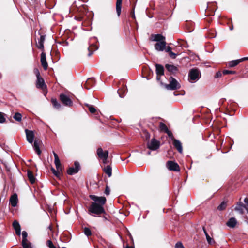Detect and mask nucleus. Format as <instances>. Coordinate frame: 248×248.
<instances>
[{
  "instance_id": "12",
  "label": "nucleus",
  "mask_w": 248,
  "mask_h": 248,
  "mask_svg": "<svg viewBox=\"0 0 248 248\" xmlns=\"http://www.w3.org/2000/svg\"><path fill=\"white\" fill-rule=\"evenodd\" d=\"M244 60H248V57H244V58H243L242 59H237V60H233V61H230L228 63V66L230 67H234V66H236L239 63H240L241 62H242V61H243Z\"/></svg>"
},
{
  "instance_id": "39",
  "label": "nucleus",
  "mask_w": 248,
  "mask_h": 248,
  "mask_svg": "<svg viewBox=\"0 0 248 248\" xmlns=\"http://www.w3.org/2000/svg\"><path fill=\"white\" fill-rule=\"evenodd\" d=\"M236 73V72L234 71H230L228 70H224L222 72V74L224 75H227V74H234Z\"/></svg>"
},
{
  "instance_id": "55",
  "label": "nucleus",
  "mask_w": 248,
  "mask_h": 248,
  "mask_svg": "<svg viewBox=\"0 0 248 248\" xmlns=\"http://www.w3.org/2000/svg\"><path fill=\"white\" fill-rule=\"evenodd\" d=\"M94 47H95L94 50H97L98 49V47L97 46H94Z\"/></svg>"
},
{
  "instance_id": "46",
  "label": "nucleus",
  "mask_w": 248,
  "mask_h": 248,
  "mask_svg": "<svg viewBox=\"0 0 248 248\" xmlns=\"http://www.w3.org/2000/svg\"><path fill=\"white\" fill-rule=\"evenodd\" d=\"M104 192H105V194H106L107 195H108L109 194V193H110V189H109V187L108 186H106Z\"/></svg>"
},
{
  "instance_id": "15",
  "label": "nucleus",
  "mask_w": 248,
  "mask_h": 248,
  "mask_svg": "<svg viewBox=\"0 0 248 248\" xmlns=\"http://www.w3.org/2000/svg\"><path fill=\"white\" fill-rule=\"evenodd\" d=\"M172 48L170 46H166L165 51L169 53L170 57L172 59H175L179 54L178 52H173L172 51Z\"/></svg>"
},
{
  "instance_id": "30",
  "label": "nucleus",
  "mask_w": 248,
  "mask_h": 248,
  "mask_svg": "<svg viewBox=\"0 0 248 248\" xmlns=\"http://www.w3.org/2000/svg\"><path fill=\"white\" fill-rule=\"evenodd\" d=\"M51 103L53 107L56 108H60L61 107V104L58 102L56 99L52 98L51 99Z\"/></svg>"
},
{
  "instance_id": "6",
  "label": "nucleus",
  "mask_w": 248,
  "mask_h": 248,
  "mask_svg": "<svg viewBox=\"0 0 248 248\" xmlns=\"http://www.w3.org/2000/svg\"><path fill=\"white\" fill-rule=\"evenodd\" d=\"M148 148L151 150H156L160 147V142L155 139H152L147 144Z\"/></svg>"
},
{
  "instance_id": "31",
  "label": "nucleus",
  "mask_w": 248,
  "mask_h": 248,
  "mask_svg": "<svg viewBox=\"0 0 248 248\" xmlns=\"http://www.w3.org/2000/svg\"><path fill=\"white\" fill-rule=\"evenodd\" d=\"M127 89L125 87H124L122 89H119L118 91V93H119V96L121 98H123L124 97V94L126 93Z\"/></svg>"
},
{
  "instance_id": "23",
  "label": "nucleus",
  "mask_w": 248,
  "mask_h": 248,
  "mask_svg": "<svg viewBox=\"0 0 248 248\" xmlns=\"http://www.w3.org/2000/svg\"><path fill=\"white\" fill-rule=\"evenodd\" d=\"M237 223V220L234 217H232L227 221L226 225L231 228H234Z\"/></svg>"
},
{
  "instance_id": "44",
  "label": "nucleus",
  "mask_w": 248,
  "mask_h": 248,
  "mask_svg": "<svg viewBox=\"0 0 248 248\" xmlns=\"http://www.w3.org/2000/svg\"><path fill=\"white\" fill-rule=\"evenodd\" d=\"M175 248H185L181 242H178L176 244Z\"/></svg>"
},
{
  "instance_id": "48",
  "label": "nucleus",
  "mask_w": 248,
  "mask_h": 248,
  "mask_svg": "<svg viewBox=\"0 0 248 248\" xmlns=\"http://www.w3.org/2000/svg\"><path fill=\"white\" fill-rule=\"evenodd\" d=\"M34 72H35V73L36 74V76L37 78H38V77H40V72H39V70L37 69H36L34 70Z\"/></svg>"
},
{
  "instance_id": "14",
  "label": "nucleus",
  "mask_w": 248,
  "mask_h": 248,
  "mask_svg": "<svg viewBox=\"0 0 248 248\" xmlns=\"http://www.w3.org/2000/svg\"><path fill=\"white\" fill-rule=\"evenodd\" d=\"M41 62L44 70H46L48 67L47 62L46 60V54L42 52L41 54Z\"/></svg>"
},
{
  "instance_id": "11",
  "label": "nucleus",
  "mask_w": 248,
  "mask_h": 248,
  "mask_svg": "<svg viewBox=\"0 0 248 248\" xmlns=\"http://www.w3.org/2000/svg\"><path fill=\"white\" fill-rule=\"evenodd\" d=\"M150 40L152 41L157 42H161L165 40V37L160 34H152Z\"/></svg>"
},
{
  "instance_id": "38",
  "label": "nucleus",
  "mask_w": 248,
  "mask_h": 248,
  "mask_svg": "<svg viewBox=\"0 0 248 248\" xmlns=\"http://www.w3.org/2000/svg\"><path fill=\"white\" fill-rule=\"evenodd\" d=\"M84 233L88 237L92 235V232L91 230L87 227H85L84 228Z\"/></svg>"
},
{
  "instance_id": "40",
  "label": "nucleus",
  "mask_w": 248,
  "mask_h": 248,
  "mask_svg": "<svg viewBox=\"0 0 248 248\" xmlns=\"http://www.w3.org/2000/svg\"><path fill=\"white\" fill-rule=\"evenodd\" d=\"M6 119L4 116V114L0 112V123H3L5 122Z\"/></svg>"
},
{
  "instance_id": "54",
  "label": "nucleus",
  "mask_w": 248,
  "mask_h": 248,
  "mask_svg": "<svg viewBox=\"0 0 248 248\" xmlns=\"http://www.w3.org/2000/svg\"><path fill=\"white\" fill-rule=\"evenodd\" d=\"M132 16L133 18H135V15H134V12H133V14L132 15Z\"/></svg>"
},
{
  "instance_id": "27",
  "label": "nucleus",
  "mask_w": 248,
  "mask_h": 248,
  "mask_svg": "<svg viewBox=\"0 0 248 248\" xmlns=\"http://www.w3.org/2000/svg\"><path fill=\"white\" fill-rule=\"evenodd\" d=\"M27 176H28V178L31 184H33L35 183L36 179L34 177V176H33V174L31 171L29 170H28Z\"/></svg>"
},
{
  "instance_id": "32",
  "label": "nucleus",
  "mask_w": 248,
  "mask_h": 248,
  "mask_svg": "<svg viewBox=\"0 0 248 248\" xmlns=\"http://www.w3.org/2000/svg\"><path fill=\"white\" fill-rule=\"evenodd\" d=\"M85 106L88 108L89 110L91 113H94L96 112V109L93 106L88 104H85Z\"/></svg>"
},
{
  "instance_id": "56",
  "label": "nucleus",
  "mask_w": 248,
  "mask_h": 248,
  "mask_svg": "<svg viewBox=\"0 0 248 248\" xmlns=\"http://www.w3.org/2000/svg\"><path fill=\"white\" fill-rule=\"evenodd\" d=\"M173 50H174V51L176 52V49H174Z\"/></svg>"
},
{
  "instance_id": "5",
  "label": "nucleus",
  "mask_w": 248,
  "mask_h": 248,
  "mask_svg": "<svg viewBox=\"0 0 248 248\" xmlns=\"http://www.w3.org/2000/svg\"><path fill=\"white\" fill-rule=\"evenodd\" d=\"M97 154L98 157L103 160L104 163H107V160L108 155V152L107 150L103 151L101 148H99L97 150Z\"/></svg>"
},
{
  "instance_id": "42",
  "label": "nucleus",
  "mask_w": 248,
  "mask_h": 248,
  "mask_svg": "<svg viewBox=\"0 0 248 248\" xmlns=\"http://www.w3.org/2000/svg\"><path fill=\"white\" fill-rule=\"evenodd\" d=\"M165 133H166L169 137L172 140H173L174 139H175L174 137H173V135L172 134V133H171V131H169V129L168 130V131H166V132H165Z\"/></svg>"
},
{
  "instance_id": "7",
  "label": "nucleus",
  "mask_w": 248,
  "mask_h": 248,
  "mask_svg": "<svg viewBox=\"0 0 248 248\" xmlns=\"http://www.w3.org/2000/svg\"><path fill=\"white\" fill-rule=\"evenodd\" d=\"M167 167L168 169L170 170H173L175 171H180V167L177 163L173 162L172 161H168L167 162Z\"/></svg>"
},
{
  "instance_id": "13",
  "label": "nucleus",
  "mask_w": 248,
  "mask_h": 248,
  "mask_svg": "<svg viewBox=\"0 0 248 248\" xmlns=\"http://www.w3.org/2000/svg\"><path fill=\"white\" fill-rule=\"evenodd\" d=\"M36 86L37 88L42 89H44L46 87V85L45 84L44 80L41 77L37 78Z\"/></svg>"
},
{
  "instance_id": "10",
  "label": "nucleus",
  "mask_w": 248,
  "mask_h": 248,
  "mask_svg": "<svg viewBox=\"0 0 248 248\" xmlns=\"http://www.w3.org/2000/svg\"><path fill=\"white\" fill-rule=\"evenodd\" d=\"M25 131L27 141L30 143L32 144L34 139V134L33 131L28 129H25Z\"/></svg>"
},
{
  "instance_id": "22",
  "label": "nucleus",
  "mask_w": 248,
  "mask_h": 248,
  "mask_svg": "<svg viewBox=\"0 0 248 248\" xmlns=\"http://www.w3.org/2000/svg\"><path fill=\"white\" fill-rule=\"evenodd\" d=\"M156 73L158 76H162L164 75V69L162 65L160 64H156Z\"/></svg>"
},
{
  "instance_id": "52",
  "label": "nucleus",
  "mask_w": 248,
  "mask_h": 248,
  "mask_svg": "<svg viewBox=\"0 0 248 248\" xmlns=\"http://www.w3.org/2000/svg\"><path fill=\"white\" fill-rule=\"evenodd\" d=\"M147 154L148 155H150L151 154V151H148L147 153Z\"/></svg>"
},
{
  "instance_id": "43",
  "label": "nucleus",
  "mask_w": 248,
  "mask_h": 248,
  "mask_svg": "<svg viewBox=\"0 0 248 248\" xmlns=\"http://www.w3.org/2000/svg\"><path fill=\"white\" fill-rule=\"evenodd\" d=\"M47 245L49 248H56L53 244L51 240H48L47 241Z\"/></svg>"
},
{
  "instance_id": "17",
  "label": "nucleus",
  "mask_w": 248,
  "mask_h": 248,
  "mask_svg": "<svg viewBox=\"0 0 248 248\" xmlns=\"http://www.w3.org/2000/svg\"><path fill=\"white\" fill-rule=\"evenodd\" d=\"M18 201L17 195L16 193L13 194L10 198V202L12 207H16L17 205Z\"/></svg>"
},
{
  "instance_id": "21",
  "label": "nucleus",
  "mask_w": 248,
  "mask_h": 248,
  "mask_svg": "<svg viewBox=\"0 0 248 248\" xmlns=\"http://www.w3.org/2000/svg\"><path fill=\"white\" fill-rule=\"evenodd\" d=\"M45 40V36L41 35L40 37V39L38 40L37 43V47L38 48L44 50V43Z\"/></svg>"
},
{
  "instance_id": "53",
  "label": "nucleus",
  "mask_w": 248,
  "mask_h": 248,
  "mask_svg": "<svg viewBox=\"0 0 248 248\" xmlns=\"http://www.w3.org/2000/svg\"><path fill=\"white\" fill-rule=\"evenodd\" d=\"M230 30H233V26H232L231 27H230Z\"/></svg>"
},
{
  "instance_id": "28",
  "label": "nucleus",
  "mask_w": 248,
  "mask_h": 248,
  "mask_svg": "<svg viewBox=\"0 0 248 248\" xmlns=\"http://www.w3.org/2000/svg\"><path fill=\"white\" fill-rule=\"evenodd\" d=\"M104 171L110 177L112 175V168L109 165H108L103 169Z\"/></svg>"
},
{
  "instance_id": "37",
  "label": "nucleus",
  "mask_w": 248,
  "mask_h": 248,
  "mask_svg": "<svg viewBox=\"0 0 248 248\" xmlns=\"http://www.w3.org/2000/svg\"><path fill=\"white\" fill-rule=\"evenodd\" d=\"M51 170L52 171L53 173L57 177H59L60 175L61 172L62 171L61 168L59 169V170L57 169V170H55L54 168H52Z\"/></svg>"
},
{
  "instance_id": "35",
  "label": "nucleus",
  "mask_w": 248,
  "mask_h": 248,
  "mask_svg": "<svg viewBox=\"0 0 248 248\" xmlns=\"http://www.w3.org/2000/svg\"><path fill=\"white\" fill-rule=\"evenodd\" d=\"M22 245L23 248H31V244L29 242H28V240L25 241L22 240Z\"/></svg>"
},
{
  "instance_id": "50",
  "label": "nucleus",
  "mask_w": 248,
  "mask_h": 248,
  "mask_svg": "<svg viewBox=\"0 0 248 248\" xmlns=\"http://www.w3.org/2000/svg\"><path fill=\"white\" fill-rule=\"evenodd\" d=\"M125 248H133V247H132V246H128V245H127V246H126L125 247Z\"/></svg>"
},
{
  "instance_id": "4",
  "label": "nucleus",
  "mask_w": 248,
  "mask_h": 248,
  "mask_svg": "<svg viewBox=\"0 0 248 248\" xmlns=\"http://www.w3.org/2000/svg\"><path fill=\"white\" fill-rule=\"evenodd\" d=\"M60 99L64 106L68 107H72L73 106V103L72 100L68 95L64 93H61L60 95Z\"/></svg>"
},
{
  "instance_id": "2",
  "label": "nucleus",
  "mask_w": 248,
  "mask_h": 248,
  "mask_svg": "<svg viewBox=\"0 0 248 248\" xmlns=\"http://www.w3.org/2000/svg\"><path fill=\"white\" fill-rule=\"evenodd\" d=\"M169 84H165L166 89L170 90H175L180 88L181 86L177 80L172 77L169 78Z\"/></svg>"
},
{
  "instance_id": "51",
  "label": "nucleus",
  "mask_w": 248,
  "mask_h": 248,
  "mask_svg": "<svg viewBox=\"0 0 248 248\" xmlns=\"http://www.w3.org/2000/svg\"><path fill=\"white\" fill-rule=\"evenodd\" d=\"M160 76L157 75V78H156L157 80H160Z\"/></svg>"
},
{
  "instance_id": "25",
  "label": "nucleus",
  "mask_w": 248,
  "mask_h": 248,
  "mask_svg": "<svg viewBox=\"0 0 248 248\" xmlns=\"http://www.w3.org/2000/svg\"><path fill=\"white\" fill-rule=\"evenodd\" d=\"M122 0H117L116 4V9L118 16H119L121 12V5Z\"/></svg>"
},
{
  "instance_id": "16",
  "label": "nucleus",
  "mask_w": 248,
  "mask_h": 248,
  "mask_svg": "<svg viewBox=\"0 0 248 248\" xmlns=\"http://www.w3.org/2000/svg\"><path fill=\"white\" fill-rule=\"evenodd\" d=\"M173 141V144L174 146L175 147V148L177 150V151L180 153H182L183 148H182V145L181 142L179 140H176V139H174Z\"/></svg>"
},
{
  "instance_id": "26",
  "label": "nucleus",
  "mask_w": 248,
  "mask_h": 248,
  "mask_svg": "<svg viewBox=\"0 0 248 248\" xmlns=\"http://www.w3.org/2000/svg\"><path fill=\"white\" fill-rule=\"evenodd\" d=\"M165 67L167 70L171 73H175L177 70V68L173 65L166 64Z\"/></svg>"
},
{
  "instance_id": "36",
  "label": "nucleus",
  "mask_w": 248,
  "mask_h": 248,
  "mask_svg": "<svg viewBox=\"0 0 248 248\" xmlns=\"http://www.w3.org/2000/svg\"><path fill=\"white\" fill-rule=\"evenodd\" d=\"M159 127H160L161 130L163 131L164 132H166V131H168V128L167 127V126L166 125V124L162 122H160L159 123Z\"/></svg>"
},
{
  "instance_id": "49",
  "label": "nucleus",
  "mask_w": 248,
  "mask_h": 248,
  "mask_svg": "<svg viewBox=\"0 0 248 248\" xmlns=\"http://www.w3.org/2000/svg\"><path fill=\"white\" fill-rule=\"evenodd\" d=\"M91 48H91V46H90V47H89L88 48V50H89V54H88V56H90L92 54L93 52V51H91Z\"/></svg>"
},
{
  "instance_id": "3",
  "label": "nucleus",
  "mask_w": 248,
  "mask_h": 248,
  "mask_svg": "<svg viewBox=\"0 0 248 248\" xmlns=\"http://www.w3.org/2000/svg\"><path fill=\"white\" fill-rule=\"evenodd\" d=\"M201 77L200 71L197 69H192L190 70L188 74L189 80L190 81H197Z\"/></svg>"
},
{
  "instance_id": "47",
  "label": "nucleus",
  "mask_w": 248,
  "mask_h": 248,
  "mask_svg": "<svg viewBox=\"0 0 248 248\" xmlns=\"http://www.w3.org/2000/svg\"><path fill=\"white\" fill-rule=\"evenodd\" d=\"M221 76H222V73L220 71H218L216 73V75L215 76V78H218L221 77Z\"/></svg>"
},
{
  "instance_id": "20",
  "label": "nucleus",
  "mask_w": 248,
  "mask_h": 248,
  "mask_svg": "<svg viewBox=\"0 0 248 248\" xmlns=\"http://www.w3.org/2000/svg\"><path fill=\"white\" fill-rule=\"evenodd\" d=\"M40 141L37 140H35L33 144V147L35 151L40 155L41 154V151L39 148Z\"/></svg>"
},
{
  "instance_id": "9",
  "label": "nucleus",
  "mask_w": 248,
  "mask_h": 248,
  "mask_svg": "<svg viewBox=\"0 0 248 248\" xmlns=\"http://www.w3.org/2000/svg\"><path fill=\"white\" fill-rule=\"evenodd\" d=\"M166 42L165 40L161 42H157L155 44V49L157 51H163L165 49Z\"/></svg>"
},
{
  "instance_id": "24",
  "label": "nucleus",
  "mask_w": 248,
  "mask_h": 248,
  "mask_svg": "<svg viewBox=\"0 0 248 248\" xmlns=\"http://www.w3.org/2000/svg\"><path fill=\"white\" fill-rule=\"evenodd\" d=\"M54 156V163L57 170L60 168L61 163L58 155L54 152H53Z\"/></svg>"
},
{
  "instance_id": "45",
  "label": "nucleus",
  "mask_w": 248,
  "mask_h": 248,
  "mask_svg": "<svg viewBox=\"0 0 248 248\" xmlns=\"http://www.w3.org/2000/svg\"><path fill=\"white\" fill-rule=\"evenodd\" d=\"M244 202L247 205V206H246V210H247V213H248V198H246L244 199Z\"/></svg>"
},
{
  "instance_id": "29",
  "label": "nucleus",
  "mask_w": 248,
  "mask_h": 248,
  "mask_svg": "<svg viewBox=\"0 0 248 248\" xmlns=\"http://www.w3.org/2000/svg\"><path fill=\"white\" fill-rule=\"evenodd\" d=\"M203 230L204 232V233L205 235L206 240L208 242V243L210 244H212V242H214L213 240L212 239V238L210 237L208 233H207V231H206L204 227H203Z\"/></svg>"
},
{
  "instance_id": "8",
  "label": "nucleus",
  "mask_w": 248,
  "mask_h": 248,
  "mask_svg": "<svg viewBox=\"0 0 248 248\" xmlns=\"http://www.w3.org/2000/svg\"><path fill=\"white\" fill-rule=\"evenodd\" d=\"M75 167H70L67 172L69 175H73L78 173L80 169V164L79 162L76 161L74 163Z\"/></svg>"
},
{
  "instance_id": "18",
  "label": "nucleus",
  "mask_w": 248,
  "mask_h": 248,
  "mask_svg": "<svg viewBox=\"0 0 248 248\" xmlns=\"http://www.w3.org/2000/svg\"><path fill=\"white\" fill-rule=\"evenodd\" d=\"M13 226L16 231V235L20 236L21 235V228L18 222L15 220L13 223Z\"/></svg>"
},
{
  "instance_id": "41",
  "label": "nucleus",
  "mask_w": 248,
  "mask_h": 248,
  "mask_svg": "<svg viewBox=\"0 0 248 248\" xmlns=\"http://www.w3.org/2000/svg\"><path fill=\"white\" fill-rule=\"evenodd\" d=\"M22 240L27 241L28 233L26 231H23L22 232Z\"/></svg>"
},
{
  "instance_id": "34",
  "label": "nucleus",
  "mask_w": 248,
  "mask_h": 248,
  "mask_svg": "<svg viewBox=\"0 0 248 248\" xmlns=\"http://www.w3.org/2000/svg\"><path fill=\"white\" fill-rule=\"evenodd\" d=\"M227 206V202H222L217 207V209L219 210H224Z\"/></svg>"
},
{
  "instance_id": "19",
  "label": "nucleus",
  "mask_w": 248,
  "mask_h": 248,
  "mask_svg": "<svg viewBox=\"0 0 248 248\" xmlns=\"http://www.w3.org/2000/svg\"><path fill=\"white\" fill-rule=\"evenodd\" d=\"M246 206L244 205L242 202H239L237 203L235 210L238 211L240 214H242L244 213V209H246Z\"/></svg>"
},
{
  "instance_id": "33",
  "label": "nucleus",
  "mask_w": 248,
  "mask_h": 248,
  "mask_svg": "<svg viewBox=\"0 0 248 248\" xmlns=\"http://www.w3.org/2000/svg\"><path fill=\"white\" fill-rule=\"evenodd\" d=\"M14 119L18 122H20L22 120V115L19 112H16L13 116Z\"/></svg>"
},
{
  "instance_id": "1",
  "label": "nucleus",
  "mask_w": 248,
  "mask_h": 248,
  "mask_svg": "<svg viewBox=\"0 0 248 248\" xmlns=\"http://www.w3.org/2000/svg\"><path fill=\"white\" fill-rule=\"evenodd\" d=\"M90 198L94 202H92L89 207V212L95 215L105 213V211L103 206L106 202V198L105 197H98L94 195H90Z\"/></svg>"
}]
</instances>
